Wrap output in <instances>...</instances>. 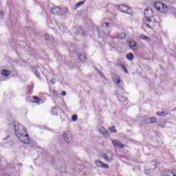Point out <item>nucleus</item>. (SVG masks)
Masks as SVG:
<instances>
[{"label": "nucleus", "instance_id": "obj_2", "mask_svg": "<svg viewBox=\"0 0 176 176\" xmlns=\"http://www.w3.org/2000/svg\"><path fill=\"white\" fill-rule=\"evenodd\" d=\"M154 8H155L158 12H161V13H167L168 11V7L162 2L155 3Z\"/></svg>", "mask_w": 176, "mask_h": 176}, {"label": "nucleus", "instance_id": "obj_8", "mask_svg": "<svg viewBox=\"0 0 176 176\" xmlns=\"http://www.w3.org/2000/svg\"><path fill=\"white\" fill-rule=\"evenodd\" d=\"M51 12L52 14H54V16H58V14H60V12H61V10L60 9V7L55 6L51 9Z\"/></svg>", "mask_w": 176, "mask_h": 176}, {"label": "nucleus", "instance_id": "obj_4", "mask_svg": "<svg viewBox=\"0 0 176 176\" xmlns=\"http://www.w3.org/2000/svg\"><path fill=\"white\" fill-rule=\"evenodd\" d=\"M144 17L145 20L151 19V18L153 17V10L151 8L145 9Z\"/></svg>", "mask_w": 176, "mask_h": 176}, {"label": "nucleus", "instance_id": "obj_6", "mask_svg": "<svg viewBox=\"0 0 176 176\" xmlns=\"http://www.w3.org/2000/svg\"><path fill=\"white\" fill-rule=\"evenodd\" d=\"M113 79L115 83H116L118 87H120V89H123V84H122V80H120V77H119V76H114Z\"/></svg>", "mask_w": 176, "mask_h": 176}, {"label": "nucleus", "instance_id": "obj_34", "mask_svg": "<svg viewBox=\"0 0 176 176\" xmlns=\"http://www.w3.org/2000/svg\"><path fill=\"white\" fill-rule=\"evenodd\" d=\"M99 74L101 75V72H99Z\"/></svg>", "mask_w": 176, "mask_h": 176}, {"label": "nucleus", "instance_id": "obj_21", "mask_svg": "<svg viewBox=\"0 0 176 176\" xmlns=\"http://www.w3.org/2000/svg\"><path fill=\"white\" fill-rule=\"evenodd\" d=\"M63 138L65 141H66L67 142H69V139L68 138V135L66 133L63 134Z\"/></svg>", "mask_w": 176, "mask_h": 176}, {"label": "nucleus", "instance_id": "obj_31", "mask_svg": "<svg viewBox=\"0 0 176 176\" xmlns=\"http://www.w3.org/2000/svg\"><path fill=\"white\" fill-rule=\"evenodd\" d=\"M62 96H67V92H65V91H63L62 92Z\"/></svg>", "mask_w": 176, "mask_h": 176}, {"label": "nucleus", "instance_id": "obj_30", "mask_svg": "<svg viewBox=\"0 0 176 176\" xmlns=\"http://www.w3.org/2000/svg\"><path fill=\"white\" fill-rule=\"evenodd\" d=\"M160 127H164V126H165V124H164V122H161L160 124Z\"/></svg>", "mask_w": 176, "mask_h": 176}, {"label": "nucleus", "instance_id": "obj_10", "mask_svg": "<svg viewBox=\"0 0 176 176\" xmlns=\"http://www.w3.org/2000/svg\"><path fill=\"white\" fill-rule=\"evenodd\" d=\"M99 133L104 135L106 138H108L109 137V133H108V131H107V129L104 127H101L99 129Z\"/></svg>", "mask_w": 176, "mask_h": 176}, {"label": "nucleus", "instance_id": "obj_32", "mask_svg": "<svg viewBox=\"0 0 176 176\" xmlns=\"http://www.w3.org/2000/svg\"><path fill=\"white\" fill-rule=\"evenodd\" d=\"M0 16H1V17H3V16H4L3 12H1Z\"/></svg>", "mask_w": 176, "mask_h": 176}, {"label": "nucleus", "instance_id": "obj_28", "mask_svg": "<svg viewBox=\"0 0 176 176\" xmlns=\"http://www.w3.org/2000/svg\"><path fill=\"white\" fill-rule=\"evenodd\" d=\"M50 82L52 84V85H54V83H56V79H52L50 80Z\"/></svg>", "mask_w": 176, "mask_h": 176}, {"label": "nucleus", "instance_id": "obj_3", "mask_svg": "<svg viewBox=\"0 0 176 176\" xmlns=\"http://www.w3.org/2000/svg\"><path fill=\"white\" fill-rule=\"evenodd\" d=\"M102 157L107 162V163H112L113 162V153L111 151H106Z\"/></svg>", "mask_w": 176, "mask_h": 176}, {"label": "nucleus", "instance_id": "obj_12", "mask_svg": "<svg viewBox=\"0 0 176 176\" xmlns=\"http://www.w3.org/2000/svg\"><path fill=\"white\" fill-rule=\"evenodd\" d=\"M135 46H137V43L134 40L129 41V47H131V49L135 50Z\"/></svg>", "mask_w": 176, "mask_h": 176}, {"label": "nucleus", "instance_id": "obj_35", "mask_svg": "<svg viewBox=\"0 0 176 176\" xmlns=\"http://www.w3.org/2000/svg\"><path fill=\"white\" fill-rule=\"evenodd\" d=\"M53 109H56V108H54Z\"/></svg>", "mask_w": 176, "mask_h": 176}, {"label": "nucleus", "instance_id": "obj_20", "mask_svg": "<svg viewBox=\"0 0 176 176\" xmlns=\"http://www.w3.org/2000/svg\"><path fill=\"white\" fill-rule=\"evenodd\" d=\"M85 3V1H80L75 5V9H78L80 6H82Z\"/></svg>", "mask_w": 176, "mask_h": 176}, {"label": "nucleus", "instance_id": "obj_27", "mask_svg": "<svg viewBox=\"0 0 176 176\" xmlns=\"http://www.w3.org/2000/svg\"><path fill=\"white\" fill-rule=\"evenodd\" d=\"M149 173H152V170L148 169L145 170V174H149Z\"/></svg>", "mask_w": 176, "mask_h": 176}, {"label": "nucleus", "instance_id": "obj_18", "mask_svg": "<svg viewBox=\"0 0 176 176\" xmlns=\"http://www.w3.org/2000/svg\"><path fill=\"white\" fill-rule=\"evenodd\" d=\"M151 21H152V20L151 19H144V24L146 25V27H148V28H151V25H149V23H151Z\"/></svg>", "mask_w": 176, "mask_h": 176}, {"label": "nucleus", "instance_id": "obj_23", "mask_svg": "<svg viewBox=\"0 0 176 176\" xmlns=\"http://www.w3.org/2000/svg\"><path fill=\"white\" fill-rule=\"evenodd\" d=\"M33 100H35V102L36 103L41 102V99L37 96H33Z\"/></svg>", "mask_w": 176, "mask_h": 176}, {"label": "nucleus", "instance_id": "obj_26", "mask_svg": "<svg viewBox=\"0 0 176 176\" xmlns=\"http://www.w3.org/2000/svg\"><path fill=\"white\" fill-rule=\"evenodd\" d=\"M34 74L36 75V76H37V78H38V79H41V74H39V72H35Z\"/></svg>", "mask_w": 176, "mask_h": 176}, {"label": "nucleus", "instance_id": "obj_33", "mask_svg": "<svg viewBox=\"0 0 176 176\" xmlns=\"http://www.w3.org/2000/svg\"><path fill=\"white\" fill-rule=\"evenodd\" d=\"M109 23H106V27H109Z\"/></svg>", "mask_w": 176, "mask_h": 176}, {"label": "nucleus", "instance_id": "obj_24", "mask_svg": "<svg viewBox=\"0 0 176 176\" xmlns=\"http://www.w3.org/2000/svg\"><path fill=\"white\" fill-rule=\"evenodd\" d=\"M72 120H73V122H76V120H78V116L74 115V116L72 117Z\"/></svg>", "mask_w": 176, "mask_h": 176}, {"label": "nucleus", "instance_id": "obj_1", "mask_svg": "<svg viewBox=\"0 0 176 176\" xmlns=\"http://www.w3.org/2000/svg\"><path fill=\"white\" fill-rule=\"evenodd\" d=\"M14 127L15 134L21 142L26 144H30V136H28V133H27V129L18 122H14Z\"/></svg>", "mask_w": 176, "mask_h": 176}, {"label": "nucleus", "instance_id": "obj_9", "mask_svg": "<svg viewBox=\"0 0 176 176\" xmlns=\"http://www.w3.org/2000/svg\"><path fill=\"white\" fill-rule=\"evenodd\" d=\"M157 122V120H156V118H148L144 119V123L146 124H152V123H156Z\"/></svg>", "mask_w": 176, "mask_h": 176}, {"label": "nucleus", "instance_id": "obj_29", "mask_svg": "<svg viewBox=\"0 0 176 176\" xmlns=\"http://www.w3.org/2000/svg\"><path fill=\"white\" fill-rule=\"evenodd\" d=\"M122 69H124V72H126L127 74V69L126 68V67H124V65H122Z\"/></svg>", "mask_w": 176, "mask_h": 176}, {"label": "nucleus", "instance_id": "obj_25", "mask_svg": "<svg viewBox=\"0 0 176 176\" xmlns=\"http://www.w3.org/2000/svg\"><path fill=\"white\" fill-rule=\"evenodd\" d=\"M157 115H158V116H166V113L164 112H157Z\"/></svg>", "mask_w": 176, "mask_h": 176}, {"label": "nucleus", "instance_id": "obj_17", "mask_svg": "<svg viewBox=\"0 0 176 176\" xmlns=\"http://www.w3.org/2000/svg\"><path fill=\"white\" fill-rule=\"evenodd\" d=\"M139 38H140V39H142L143 41H149L150 39L148 36H146L144 34H140Z\"/></svg>", "mask_w": 176, "mask_h": 176}, {"label": "nucleus", "instance_id": "obj_14", "mask_svg": "<svg viewBox=\"0 0 176 176\" xmlns=\"http://www.w3.org/2000/svg\"><path fill=\"white\" fill-rule=\"evenodd\" d=\"M45 38L46 41H50V42H52L54 39L53 36H50L48 34H45Z\"/></svg>", "mask_w": 176, "mask_h": 176}, {"label": "nucleus", "instance_id": "obj_11", "mask_svg": "<svg viewBox=\"0 0 176 176\" xmlns=\"http://www.w3.org/2000/svg\"><path fill=\"white\" fill-rule=\"evenodd\" d=\"M112 143L116 148H124V145L122 144V142H119L118 140H112Z\"/></svg>", "mask_w": 176, "mask_h": 176}, {"label": "nucleus", "instance_id": "obj_19", "mask_svg": "<svg viewBox=\"0 0 176 176\" xmlns=\"http://www.w3.org/2000/svg\"><path fill=\"white\" fill-rule=\"evenodd\" d=\"M118 36L120 39H126V36H127V34H126V33L124 32H121Z\"/></svg>", "mask_w": 176, "mask_h": 176}, {"label": "nucleus", "instance_id": "obj_5", "mask_svg": "<svg viewBox=\"0 0 176 176\" xmlns=\"http://www.w3.org/2000/svg\"><path fill=\"white\" fill-rule=\"evenodd\" d=\"M94 163L96 166L100 168H109V165L108 164H105L98 160H95Z\"/></svg>", "mask_w": 176, "mask_h": 176}, {"label": "nucleus", "instance_id": "obj_7", "mask_svg": "<svg viewBox=\"0 0 176 176\" xmlns=\"http://www.w3.org/2000/svg\"><path fill=\"white\" fill-rule=\"evenodd\" d=\"M118 9L120 12H122V13L129 14V12H127V10H129L130 8H129V6H126V5H120L118 6Z\"/></svg>", "mask_w": 176, "mask_h": 176}, {"label": "nucleus", "instance_id": "obj_22", "mask_svg": "<svg viewBox=\"0 0 176 176\" xmlns=\"http://www.w3.org/2000/svg\"><path fill=\"white\" fill-rule=\"evenodd\" d=\"M109 130H110V131L111 132V133H116L117 131H116V129H115V126H111V127H110V128H109Z\"/></svg>", "mask_w": 176, "mask_h": 176}, {"label": "nucleus", "instance_id": "obj_16", "mask_svg": "<svg viewBox=\"0 0 176 176\" xmlns=\"http://www.w3.org/2000/svg\"><path fill=\"white\" fill-rule=\"evenodd\" d=\"M1 74L3 76H9V75H10V72L9 71H7L6 69H3L1 71Z\"/></svg>", "mask_w": 176, "mask_h": 176}, {"label": "nucleus", "instance_id": "obj_15", "mask_svg": "<svg viewBox=\"0 0 176 176\" xmlns=\"http://www.w3.org/2000/svg\"><path fill=\"white\" fill-rule=\"evenodd\" d=\"M126 58L127 60H129V61H131L134 58V54L133 53H129L126 54Z\"/></svg>", "mask_w": 176, "mask_h": 176}, {"label": "nucleus", "instance_id": "obj_13", "mask_svg": "<svg viewBox=\"0 0 176 176\" xmlns=\"http://www.w3.org/2000/svg\"><path fill=\"white\" fill-rule=\"evenodd\" d=\"M78 58H79L80 61H82V62L87 61V57L86 56V54H80L78 55Z\"/></svg>", "mask_w": 176, "mask_h": 176}]
</instances>
